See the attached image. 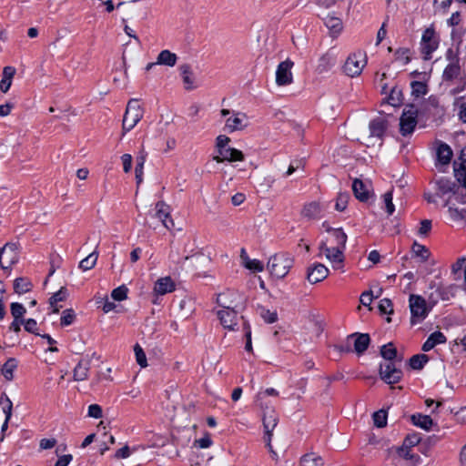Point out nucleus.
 Segmentation results:
<instances>
[{
	"mask_svg": "<svg viewBox=\"0 0 466 466\" xmlns=\"http://www.w3.org/2000/svg\"><path fill=\"white\" fill-rule=\"evenodd\" d=\"M439 42L440 39L432 26L424 30L420 41V51L424 60L431 59L432 53L437 50L439 46Z\"/></svg>",
	"mask_w": 466,
	"mask_h": 466,
	"instance_id": "39448f33",
	"label": "nucleus"
},
{
	"mask_svg": "<svg viewBox=\"0 0 466 466\" xmlns=\"http://www.w3.org/2000/svg\"><path fill=\"white\" fill-rule=\"evenodd\" d=\"M410 86H411V94L416 97L424 96L427 93V86H426V84H424L422 82L413 81V82H411Z\"/></svg>",
	"mask_w": 466,
	"mask_h": 466,
	"instance_id": "de8ad7c7",
	"label": "nucleus"
},
{
	"mask_svg": "<svg viewBox=\"0 0 466 466\" xmlns=\"http://www.w3.org/2000/svg\"><path fill=\"white\" fill-rule=\"evenodd\" d=\"M395 59L400 61L403 65H407L410 61V49L408 48H399L395 52Z\"/></svg>",
	"mask_w": 466,
	"mask_h": 466,
	"instance_id": "864d4df0",
	"label": "nucleus"
},
{
	"mask_svg": "<svg viewBox=\"0 0 466 466\" xmlns=\"http://www.w3.org/2000/svg\"><path fill=\"white\" fill-rule=\"evenodd\" d=\"M143 116V110L137 100L132 99L127 103L123 118L122 127L124 132H128L135 127Z\"/></svg>",
	"mask_w": 466,
	"mask_h": 466,
	"instance_id": "7ed1b4c3",
	"label": "nucleus"
},
{
	"mask_svg": "<svg viewBox=\"0 0 466 466\" xmlns=\"http://www.w3.org/2000/svg\"><path fill=\"white\" fill-rule=\"evenodd\" d=\"M170 216V208L164 201H158L156 204V217L163 221Z\"/></svg>",
	"mask_w": 466,
	"mask_h": 466,
	"instance_id": "a19ab883",
	"label": "nucleus"
},
{
	"mask_svg": "<svg viewBox=\"0 0 466 466\" xmlns=\"http://www.w3.org/2000/svg\"><path fill=\"white\" fill-rule=\"evenodd\" d=\"M222 299L223 295H219L218 298V303L223 308V309L218 311V317L225 329L235 330L238 326V306L226 305L225 302H222Z\"/></svg>",
	"mask_w": 466,
	"mask_h": 466,
	"instance_id": "f03ea898",
	"label": "nucleus"
},
{
	"mask_svg": "<svg viewBox=\"0 0 466 466\" xmlns=\"http://www.w3.org/2000/svg\"><path fill=\"white\" fill-rule=\"evenodd\" d=\"M294 63L287 59L281 62L277 68L276 71V83L279 86H287L292 82V73L291 68Z\"/></svg>",
	"mask_w": 466,
	"mask_h": 466,
	"instance_id": "9b49d317",
	"label": "nucleus"
},
{
	"mask_svg": "<svg viewBox=\"0 0 466 466\" xmlns=\"http://www.w3.org/2000/svg\"><path fill=\"white\" fill-rule=\"evenodd\" d=\"M327 232H329L330 234V236L332 238V242L335 244L336 248H345L346 242H347V235L341 228H329L327 229Z\"/></svg>",
	"mask_w": 466,
	"mask_h": 466,
	"instance_id": "393cba45",
	"label": "nucleus"
},
{
	"mask_svg": "<svg viewBox=\"0 0 466 466\" xmlns=\"http://www.w3.org/2000/svg\"><path fill=\"white\" fill-rule=\"evenodd\" d=\"M97 258L98 253L95 250L79 262V268L84 271L93 268L97 261Z\"/></svg>",
	"mask_w": 466,
	"mask_h": 466,
	"instance_id": "58836bf2",
	"label": "nucleus"
},
{
	"mask_svg": "<svg viewBox=\"0 0 466 466\" xmlns=\"http://www.w3.org/2000/svg\"><path fill=\"white\" fill-rule=\"evenodd\" d=\"M418 111L413 105H409L408 109H404L400 118V132L402 136H407L414 131L417 125Z\"/></svg>",
	"mask_w": 466,
	"mask_h": 466,
	"instance_id": "6e6552de",
	"label": "nucleus"
},
{
	"mask_svg": "<svg viewBox=\"0 0 466 466\" xmlns=\"http://www.w3.org/2000/svg\"><path fill=\"white\" fill-rule=\"evenodd\" d=\"M157 59V64L172 67L177 64V56L175 53L165 49L158 54Z\"/></svg>",
	"mask_w": 466,
	"mask_h": 466,
	"instance_id": "c85d7f7f",
	"label": "nucleus"
},
{
	"mask_svg": "<svg viewBox=\"0 0 466 466\" xmlns=\"http://www.w3.org/2000/svg\"><path fill=\"white\" fill-rule=\"evenodd\" d=\"M461 75L460 64H448L442 73V80L444 82H452Z\"/></svg>",
	"mask_w": 466,
	"mask_h": 466,
	"instance_id": "cd10ccee",
	"label": "nucleus"
},
{
	"mask_svg": "<svg viewBox=\"0 0 466 466\" xmlns=\"http://www.w3.org/2000/svg\"><path fill=\"white\" fill-rule=\"evenodd\" d=\"M387 411L385 410H380L375 411L372 415L373 423L378 428H383L387 425Z\"/></svg>",
	"mask_w": 466,
	"mask_h": 466,
	"instance_id": "37998d69",
	"label": "nucleus"
},
{
	"mask_svg": "<svg viewBox=\"0 0 466 466\" xmlns=\"http://www.w3.org/2000/svg\"><path fill=\"white\" fill-rule=\"evenodd\" d=\"M410 309L411 313L410 322L416 324L423 320L429 314L426 300L420 295L410 296Z\"/></svg>",
	"mask_w": 466,
	"mask_h": 466,
	"instance_id": "423d86ee",
	"label": "nucleus"
},
{
	"mask_svg": "<svg viewBox=\"0 0 466 466\" xmlns=\"http://www.w3.org/2000/svg\"><path fill=\"white\" fill-rule=\"evenodd\" d=\"M380 356L385 361H402V357L398 356L397 349L392 342H389L380 347Z\"/></svg>",
	"mask_w": 466,
	"mask_h": 466,
	"instance_id": "6ab92c4d",
	"label": "nucleus"
},
{
	"mask_svg": "<svg viewBox=\"0 0 466 466\" xmlns=\"http://www.w3.org/2000/svg\"><path fill=\"white\" fill-rule=\"evenodd\" d=\"M429 358L425 354L413 355L409 360V365L412 370H421L427 363Z\"/></svg>",
	"mask_w": 466,
	"mask_h": 466,
	"instance_id": "e433bc0d",
	"label": "nucleus"
},
{
	"mask_svg": "<svg viewBox=\"0 0 466 466\" xmlns=\"http://www.w3.org/2000/svg\"><path fill=\"white\" fill-rule=\"evenodd\" d=\"M0 405L2 407L3 412L5 415V418H7V420H10L12 417L13 403L5 393H2L0 397Z\"/></svg>",
	"mask_w": 466,
	"mask_h": 466,
	"instance_id": "ea45409f",
	"label": "nucleus"
},
{
	"mask_svg": "<svg viewBox=\"0 0 466 466\" xmlns=\"http://www.w3.org/2000/svg\"><path fill=\"white\" fill-rule=\"evenodd\" d=\"M392 198L393 197L391 191H388L383 195V201L385 204L386 212L388 213L389 216L392 215L395 210V206L392 202Z\"/></svg>",
	"mask_w": 466,
	"mask_h": 466,
	"instance_id": "6e6d98bb",
	"label": "nucleus"
},
{
	"mask_svg": "<svg viewBox=\"0 0 466 466\" xmlns=\"http://www.w3.org/2000/svg\"><path fill=\"white\" fill-rule=\"evenodd\" d=\"M329 269L320 263L315 264L308 269L307 279L310 283H318L327 278Z\"/></svg>",
	"mask_w": 466,
	"mask_h": 466,
	"instance_id": "2eb2a0df",
	"label": "nucleus"
},
{
	"mask_svg": "<svg viewBox=\"0 0 466 466\" xmlns=\"http://www.w3.org/2000/svg\"><path fill=\"white\" fill-rule=\"evenodd\" d=\"M412 252L420 258L421 262L427 261L431 255L430 250L424 245L419 244L416 241L412 245Z\"/></svg>",
	"mask_w": 466,
	"mask_h": 466,
	"instance_id": "4c0bfd02",
	"label": "nucleus"
},
{
	"mask_svg": "<svg viewBox=\"0 0 466 466\" xmlns=\"http://www.w3.org/2000/svg\"><path fill=\"white\" fill-rule=\"evenodd\" d=\"M128 289L126 285H121L114 289L111 292V298L116 301L125 300L127 298Z\"/></svg>",
	"mask_w": 466,
	"mask_h": 466,
	"instance_id": "a18cd8bd",
	"label": "nucleus"
},
{
	"mask_svg": "<svg viewBox=\"0 0 466 466\" xmlns=\"http://www.w3.org/2000/svg\"><path fill=\"white\" fill-rule=\"evenodd\" d=\"M321 211L319 203L312 201L304 205L301 215L308 219H317L320 218Z\"/></svg>",
	"mask_w": 466,
	"mask_h": 466,
	"instance_id": "412c9836",
	"label": "nucleus"
},
{
	"mask_svg": "<svg viewBox=\"0 0 466 466\" xmlns=\"http://www.w3.org/2000/svg\"><path fill=\"white\" fill-rule=\"evenodd\" d=\"M389 123L384 117L378 116L373 118L369 124L370 137H375L382 139L386 130L388 129Z\"/></svg>",
	"mask_w": 466,
	"mask_h": 466,
	"instance_id": "4468645a",
	"label": "nucleus"
},
{
	"mask_svg": "<svg viewBox=\"0 0 466 466\" xmlns=\"http://www.w3.org/2000/svg\"><path fill=\"white\" fill-rule=\"evenodd\" d=\"M336 64V56L333 52L329 51L324 54L319 59L317 66L319 73H324L331 69Z\"/></svg>",
	"mask_w": 466,
	"mask_h": 466,
	"instance_id": "aec40b11",
	"label": "nucleus"
},
{
	"mask_svg": "<svg viewBox=\"0 0 466 466\" xmlns=\"http://www.w3.org/2000/svg\"><path fill=\"white\" fill-rule=\"evenodd\" d=\"M245 267L254 272H261L264 269L263 263L258 259H250Z\"/></svg>",
	"mask_w": 466,
	"mask_h": 466,
	"instance_id": "052dcab7",
	"label": "nucleus"
},
{
	"mask_svg": "<svg viewBox=\"0 0 466 466\" xmlns=\"http://www.w3.org/2000/svg\"><path fill=\"white\" fill-rule=\"evenodd\" d=\"M366 63L364 54L359 52L350 55L343 66L344 72L350 77L357 76L362 72Z\"/></svg>",
	"mask_w": 466,
	"mask_h": 466,
	"instance_id": "0eeeda50",
	"label": "nucleus"
},
{
	"mask_svg": "<svg viewBox=\"0 0 466 466\" xmlns=\"http://www.w3.org/2000/svg\"><path fill=\"white\" fill-rule=\"evenodd\" d=\"M278 414L273 409H268L263 412L262 422L265 431V441L267 446L271 449L272 431L278 424Z\"/></svg>",
	"mask_w": 466,
	"mask_h": 466,
	"instance_id": "9d476101",
	"label": "nucleus"
},
{
	"mask_svg": "<svg viewBox=\"0 0 466 466\" xmlns=\"http://www.w3.org/2000/svg\"><path fill=\"white\" fill-rule=\"evenodd\" d=\"M420 441V437L418 434L414 433L407 435V437L404 439L403 445L411 448L419 444Z\"/></svg>",
	"mask_w": 466,
	"mask_h": 466,
	"instance_id": "680f3d73",
	"label": "nucleus"
},
{
	"mask_svg": "<svg viewBox=\"0 0 466 466\" xmlns=\"http://www.w3.org/2000/svg\"><path fill=\"white\" fill-rule=\"evenodd\" d=\"M247 125L246 114L238 112L226 120L225 128L228 132L232 133L234 131L243 130Z\"/></svg>",
	"mask_w": 466,
	"mask_h": 466,
	"instance_id": "ddd939ff",
	"label": "nucleus"
},
{
	"mask_svg": "<svg viewBox=\"0 0 466 466\" xmlns=\"http://www.w3.org/2000/svg\"><path fill=\"white\" fill-rule=\"evenodd\" d=\"M258 314L264 319V321L268 324H272L278 320L277 311H270L264 307H260L258 309Z\"/></svg>",
	"mask_w": 466,
	"mask_h": 466,
	"instance_id": "79ce46f5",
	"label": "nucleus"
},
{
	"mask_svg": "<svg viewBox=\"0 0 466 466\" xmlns=\"http://www.w3.org/2000/svg\"><path fill=\"white\" fill-rule=\"evenodd\" d=\"M436 186L440 194L443 196L448 193L454 192L456 184L449 178L441 177L436 181Z\"/></svg>",
	"mask_w": 466,
	"mask_h": 466,
	"instance_id": "72a5a7b5",
	"label": "nucleus"
},
{
	"mask_svg": "<svg viewBox=\"0 0 466 466\" xmlns=\"http://www.w3.org/2000/svg\"><path fill=\"white\" fill-rule=\"evenodd\" d=\"M379 310L381 314H392L393 305L390 299H382L379 303Z\"/></svg>",
	"mask_w": 466,
	"mask_h": 466,
	"instance_id": "5fc2aeb1",
	"label": "nucleus"
},
{
	"mask_svg": "<svg viewBox=\"0 0 466 466\" xmlns=\"http://www.w3.org/2000/svg\"><path fill=\"white\" fill-rule=\"evenodd\" d=\"M175 289L174 282L171 278L166 277L159 279L154 287V291L159 295H165L167 293L172 292Z\"/></svg>",
	"mask_w": 466,
	"mask_h": 466,
	"instance_id": "5701e85b",
	"label": "nucleus"
},
{
	"mask_svg": "<svg viewBox=\"0 0 466 466\" xmlns=\"http://www.w3.org/2000/svg\"><path fill=\"white\" fill-rule=\"evenodd\" d=\"M32 288L33 284L27 278H17L14 281V291L18 295L29 292Z\"/></svg>",
	"mask_w": 466,
	"mask_h": 466,
	"instance_id": "c756f323",
	"label": "nucleus"
},
{
	"mask_svg": "<svg viewBox=\"0 0 466 466\" xmlns=\"http://www.w3.org/2000/svg\"><path fill=\"white\" fill-rule=\"evenodd\" d=\"M323 464L321 456L314 452L307 453L300 459V466H323Z\"/></svg>",
	"mask_w": 466,
	"mask_h": 466,
	"instance_id": "2f4dec72",
	"label": "nucleus"
},
{
	"mask_svg": "<svg viewBox=\"0 0 466 466\" xmlns=\"http://www.w3.org/2000/svg\"><path fill=\"white\" fill-rule=\"evenodd\" d=\"M123 163V169L125 173L130 172L132 168V156L130 154H124L121 157Z\"/></svg>",
	"mask_w": 466,
	"mask_h": 466,
	"instance_id": "774afa93",
	"label": "nucleus"
},
{
	"mask_svg": "<svg viewBox=\"0 0 466 466\" xmlns=\"http://www.w3.org/2000/svg\"><path fill=\"white\" fill-rule=\"evenodd\" d=\"M182 77L184 88L187 91L196 89L198 86L197 76L188 64L180 65L178 67Z\"/></svg>",
	"mask_w": 466,
	"mask_h": 466,
	"instance_id": "f8f14e48",
	"label": "nucleus"
},
{
	"mask_svg": "<svg viewBox=\"0 0 466 466\" xmlns=\"http://www.w3.org/2000/svg\"><path fill=\"white\" fill-rule=\"evenodd\" d=\"M76 319L75 311L72 309H67L63 311L61 316L60 324L62 326L71 325Z\"/></svg>",
	"mask_w": 466,
	"mask_h": 466,
	"instance_id": "8fccbe9b",
	"label": "nucleus"
},
{
	"mask_svg": "<svg viewBox=\"0 0 466 466\" xmlns=\"http://www.w3.org/2000/svg\"><path fill=\"white\" fill-rule=\"evenodd\" d=\"M446 59L449 61V64H460V57L457 51H454L452 48H449L445 54Z\"/></svg>",
	"mask_w": 466,
	"mask_h": 466,
	"instance_id": "338daca9",
	"label": "nucleus"
},
{
	"mask_svg": "<svg viewBox=\"0 0 466 466\" xmlns=\"http://www.w3.org/2000/svg\"><path fill=\"white\" fill-rule=\"evenodd\" d=\"M402 101L403 94L401 88L397 86H393L388 96V103L393 106H399L402 104Z\"/></svg>",
	"mask_w": 466,
	"mask_h": 466,
	"instance_id": "c9c22d12",
	"label": "nucleus"
},
{
	"mask_svg": "<svg viewBox=\"0 0 466 466\" xmlns=\"http://www.w3.org/2000/svg\"><path fill=\"white\" fill-rule=\"evenodd\" d=\"M446 342V337L441 331H434L431 333L426 341L423 343L421 350L422 351L428 352L431 350L435 346L443 344Z\"/></svg>",
	"mask_w": 466,
	"mask_h": 466,
	"instance_id": "a211bd4d",
	"label": "nucleus"
},
{
	"mask_svg": "<svg viewBox=\"0 0 466 466\" xmlns=\"http://www.w3.org/2000/svg\"><path fill=\"white\" fill-rule=\"evenodd\" d=\"M352 191L357 199L365 202L370 198V192L366 185L359 178H355L352 183Z\"/></svg>",
	"mask_w": 466,
	"mask_h": 466,
	"instance_id": "4be33fe9",
	"label": "nucleus"
},
{
	"mask_svg": "<svg viewBox=\"0 0 466 466\" xmlns=\"http://www.w3.org/2000/svg\"><path fill=\"white\" fill-rule=\"evenodd\" d=\"M15 74V68L14 66H7L4 67L0 82V90L3 93H6L10 89Z\"/></svg>",
	"mask_w": 466,
	"mask_h": 466,
	"instance_id": "b1692460",
	"label": "nucleus"
},
{
	"mask_svg": "<svg viewBox=\"0 0 466 466\" xmlns=\"http://www.w3.org/2000/svg\"><path fill=\"white\" fill-rule=\"evenodd\" d=\"M397 453L399 454V456L404 458L405 460H410V461H413V460L419 461L420 460L419 455L411 453L410 448L404 446V445L398 448Z\"/></svg>",
	"mask_w": 466,
	"mask_h": 466,
	"instance_id": "603ef678",
	"label": "nucleus"
},
{
	"mask_svg": "<svg viewBox=\"0 0 466 466\" xmlns=\"http://www.w3.org/2000/svg\"><path fill=\"white\" fill-rule=\"evenodd\" d=\"M102 408L98 404H91L88 407V416L99 419L102 417Z\"/></svg>",
	"mask_w": 466,
	"mask_h": 466,
	"instance_id": "e2e57ef3",
	"label": "nucleus"
},
{
	"mask_svg": "<svg viewBox=\"0 0 466 466\" xmlns=\"http://www.w3.org/2000/svg\"><path fill=\"white\" fill-rule=\"evenodd\" d=\"M17 368V360L15 358H9L1 369V373L8 381L14 379V370Z\"/></svg>",
	"mask_w": 466,
	"mask_h": 466,
	"instance_id": "7c9ffc66",
	"label": "nucleus"
},
{
	"mask_svg": "<svg viewBox=\"0 0 466 466\" xmlns=\"http://www.w3.org/2000/svg\"><path fill=\"white\" fill-rule=\"evenodd\" d=\"M293 266V258L286 253L275 254L268 262L269 273L277 278L283 279Z\"/></svg>",
	"mask_w": 466,
	"mask_h": 466,
	"instance_id": "f257e3e1",
	"label": "nucleus"
},
{
	"mask_svg": "<svg viewBox=\"0 0 466 466\" xmlns=\"http://www.w3.org/2000/svg\"><path fill=\"white\" fill-rule=\"evenodd\" d=\"M411 422L425 431H430L433 425V420L429 415L420 413L413 414L410 417Z\"/></svg>",
	"mask_w": 466,
	"mask_h": 466,
	"instance_id": "bb28decb",
	"label": "nucleus"
},
{
	"mask_svg": "<svg viewBox=\"0 0 466 466\" xmlns=\"http://www.w3.org/2000/svg\"><path fill=\"white\" fill-rule=\"evenodd\" d=\"M17 248L16 243H6L3 248H0V266L3 269H7L17 262Z\"/></svg>",
	"mask_w": 466,
	"mask_h": 466,
	"instance_id": "1a4fd4ad",
	"label": "nucleus"
},
{
	"mask_svg": "<svg viewBox=\"0 0 466 466\" xmlns=\"http://www.w3.org/2000/svg\"><path fill=\"white\" fill-rule=\"evenodd\" d=\"M399 361H384L380 365V377L387 384L398 383L402 376V370L399 368Z\"/></svg>",
	"mask_w": 466,
	"mask_h": 466,
	"instance_id": "20e7f679",
	"label": "nucleus"
},
{
	"mask_svg": "<svg viewBox=\"0 0 466 466\" xmlns=\"http://www.w3.org/2000/svg\"><path fill=\"white\" fill-rule=\"evenodd\" d=\"M279 392L274 388H268L265 390H260L256 397V401L259 402L266 396H278Z\"/></svg>",
	"mask_w": 466,
	"mask_h": 466,
	"instance_id": "69168bd1",
	"label": "nucleus"
},
{
	"mask_svg": "<svg viewBox=\"0 0 466 466\" xmlns=\"http://www.w3.org/2000/svg\"><path fill=\"white\" fill-rule=\"evenodd\" d=\"M67 295V290L66 288H61L57 292L53 294V296L49 299V303L51 306L56 305L59 301H63L66 299Z\"/></svg>",
	"mask_w": 466,
	"mask_h": 466,
	"instance_id": "4d7b16f0",
	"label": "nucleus"
},
{
	"mask_svg": "<svg viewBox=\"0 0 466 466\" xmlns=\"http://www.w3.org/2000/svg\"><path fill=\"white\" fill-rule=\"evenodd\" d=\"M319 248L323 251L328 259L333 263L341 264L343 262V250L345 248H339L334 247H328L325 241H322L319 245Z\"/></svg>",
	"mask_w": 466,
	"mask_h": 466,
	"instance_id": "dca6fc26",
	"label": "nucleus"
},
{
	"mask_svg": "<svg viewBox=\"0 0 466 466\" xmlns=\"http://www.w3.org/2000/svg\"><path fill=\"white\" fill-rule=\"evenodd\" d=\"M465 267H466V257L460 258L457 259V261L451 267L452 273L457 274L461 270H463V272H464Z\"/></svg>",
	"mask_w": 466,
	"mask_h": 466,
	"instance_id": "0e129e2a",
	"label": "nucleus"
},
{
	"mask_svg": "<svg viewBox=\"0 0 466 466\" xmlns=\"http://www.w3.org/2000/svg\"><path fill=\"white\" fill-rule=\"evenodd\" d=\"M452 157V150L449 145L441 142L437 148V160L441 165H448Z\"/></svg>",
	"mask_w": 466,
	"mask_h": 466,
	"instance_id": "a878e982",
	"label": "nucleus"
},
{
	"mask_svg": "<svg viewBox=\"0 0 466 466\" xmlns=\"http://www.w3.org/2000/svg\"><path fill=\"white\" fill-rule=\"evenodd\" d=\"M146 162V154L144 152H141L137 157H136V168H135V174H136V180L137 186H139L143 181V175H144V165Z\"/></svg>",
	"mask_w": 466,
	"mask_h": 466,
	"instance_id": "f704fd0d",
	"label": "nucleus"
},
{
	"mask_svg": "<svg viewBox=\"0 0 466 466\" xmlns=\"http://www.w3.org/2000/svg\"><path fill=\"white\" fill-rule=\"evenodd\" d=\"M134 350H135V355H136V360H137V364L142 368L147 367V357H146V354H145L143 349L138 344H136L134 347Z\"/></svg>",
	"mask_w": 466,
	"mask_h": 466,
	"instance_id": "3c124183",
	"label": "nucleus"
},
{
	"mask_svg": "<svg viewBox=\"0 0 466 466\" xmlns=\"http://www.w3.org/2000/svg\"><path fill=\"white\" fill-rule=\"evenodd\" d=\"M354 337H356L354 340V350L359 356L362 355L370 343V335L368 333H354L348 337V340Z\"/></svg>",
	"mask_w": 466,
	"mask_h": 466,
	"instance_id": "f3484780",
	"label": "nucleus"
},
{
	"mask_svg": "<svg viewBox=\"0 0 466 466\" xmlns=\"http://www.w3.org/2000/svg\"><path fill=\"white\" fill-rule=\"evenodd\" d=\"M10 310L14 319H24L23 317L26 312L24 305L18 302L11 303Z\"/></svg>",
	"mask_w": 466,
	"mask_h": 466,
	"instance_id": "09e8293b",
	"label": "nucleus"
},
{
	"mask_svg": "<svg viewBox=\"0 0 466 466\" xmlns=\"http://www.w3.org/2000/svg\"><path fill=\"white\" fill-rule=\"evenodd\" d=\"M89 370L88 361H79L74 369V380L76 381H82L87 379Z\"/></svg>",
	"mask_w": 466,
	"mask_h": 466,
	"instance_id": "473e14b6",
	"label": "nucleus"
},
{
	"mask_svg": "<svg viewBox=\"0 0 466 466\" xmlns=\"http://www.w3.org/2000/svg\"><path fill=\"white\" fill-rule=\"evenodd\" d=\"M454 176L457 181L466 188V166L464 164H461L459 167H454ZM464 202H466V194Z\"/></svg>",
	"mask_w": 466,
	"mask_h": 466,
	"instance_id": "c03bdc74",
	"label": "nucleus"
},
{
	"mask_svg": "<svg viewBox=\"0 0 466 466\" xmlns=\"http://www.w3.org/2000/svg\"><path fill=\"white\" fill-rule=\"evenodd\" d=\"M232 154V147L222 148L218 150V156L214 157V160L218 163L229 161Z\"/></svg>",
	"mask_w": 466,
	"mask_h": 466,
	"instance_id": "13d9d810",
	"label": "nucleus"
},
{
	"mask_svg": "<svg viewBox=\"0 0 466 466\" xmlns=\"http://www.w3.org/2000/svg\"><path fill=\"white\" fill-rule=\"evenodd\" d=\"M350 198V194L347 192L339 193L336 199L335 209L338 211H344L347 208Z\"/></svg>",
	"mask_w": 466,
	"mask_h": 466,
	"instance_id": "49530a36",
	"label": "nucleus"
},
{
	"mask_svg": "<svg viewBox=\"0 0 466 466\" xmlns=\"http://www.w3.org/2000/svg\"><path fill=\"white\" fill-rule=\"evenodd\" d=\"M24 328H25V330H26L29 333L35 334L36 336L40 335L37 332V322L34 319H24Z\"/></svg>",
	"mask_w": 466,
	"mask_h": 466,
	"instance_id": "bf43d9fd",
	"label": "nucleus"
}]
</instances>
